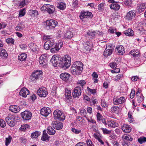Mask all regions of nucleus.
Listing matches in <instances>:
<instances>
[{"label": "nucleus", "instance_id": "obj_1", "mask_svg": "<svg viewBox=\"0 0 146 146\" xmlns=\"http://www.w3.org/2000/svg\"><path fill=\"white\" fill-rule=\"evenodd\" d=\"M59 60L62 62V66L63 67L68 68L70 66L71 58L70 56L68 54L65 55L62 57H59Z\"/></svg>", "mask_w": 146, "mask_h": 146}, {"label": "nucleus", "instance_id": "obj_2", "mask_svg": "<svg viewBox=\"0 0 146 146\" xmlns=\"http://www.w3.org/2000/svg\"><path fill=\"white\" fill-rule=\"evenodd\" d=\"M48 57L47 54H43L40 56L39 62L41 66L44 68L47 66Z\"/></svg>", "mask_w": 146, "mask_h": 146}, {"label": "nucleus", "instance_id": "obj_3", "mask_svg": "<svg viewBox=\"0 0 146 146\" xmlns=\"http://www.w3.org/2000/svg\"><path fill=\"white\" fill-rule=\"evenodd\" d=\"M57 22L54 20H47L46 22V28L47 30L54 29L57 25Z\"/></svg>", "mask_w": 146, "mask_h": 146}, {"label": "nucleus", "instance_id": "obj_4", "mask_svg": "<svg viewBox=\"0 0 146 146\" xmlns=\"http://www.w3.org/2000/svg\"><path fill=\"white\" fill-rule=\"evenodd\" d=\"M40 9L41 11H46L50 14L53 13L55 10L54 7L49 4H44Z\"/></svg>", "mask_w": 146, "mask_h": 146}, {"label": "nucleus", "instance_id": "obj_5", "mask_svg": "<svg viewBox=\"0 0 146 146\" xmlns=\"http://www.w3.org/2000/svg\"><path fill=\"white\" fill-rule=\"evenodd\" d=\"M54 118L58 119L60 121H63L65 119V116L62 111L59 110H55L53 112Z\"/></svg>", "mask_w": 146, "mask_h": 146}, {"label": "nucleus", "instance_id": "obj_6", "mask_svg": "<svg viewBox=\"0 0 146 146\" xmlns=\"http://www.w3.org/2000/svg\"><path fill=\"white\" fill-rule=\"evenodd\" d=\"M21 115L23 120L27 122L31 118L32 113L30 111L25 110L21 113Z\"/></svg>", "mask_w": 146, "mask_h": 146}, {"label": "nucleus", "instance_id": "obj_7", "mask_svg": "<svg viewBox=\"0 0 146 146\" xmlns=\"http://www.w3.org/2000/svg\"><path fill=\"white\" fill-rule=\"evenodd\" d=\"M8 124L11 127H13L15 125V117L14 115H8L5 119Z\"/></svg>", "mask_w": 146, "mask_h": 146}, {"label": "nucleus", "instance_id": "obj_8", "mask_svg": "<svg viewBox=\"0 0 146 146\" xmlns=\"http://www.w3.org/2000/svg\"><path fill=\"white\" fill-rule=\"evenodd\" d=\"M125 101V98L124 97H119L118 96H114L113 98V104L114 105H118L123 104Z\"/></svg>", "mask_w": 146, "mask_h": 146}, {"label": "nucleus", "instance_id": "obj_9", "mask_svg": "<svg viewBox=\"0 0 146 146\" xmlns=\"http://www.w3.org/2000/svg\"><path fill=\"white\" fill-rule=\"evenodd\" d=\"M37 95L41 97H45L48 94L47 88L44 87L40 88L37 91Z\"/></svg>", "mask_w": 146, "mask_h": 146}, {"label": "nucleus", "instance_id": "obj_10", "mask_svg": "<svg viewBox=\"0 0 146 146\" xmlns=\"http://www.w3.org/2000/svg\"><path fill=\"white\" fill-rule=\"evenodd\" d=\"M80 17L82 20L84 18H92L93 17L92 13L88 11L83 10L81 12Z\"/></svg>", "mask_w": 146, "mask_h": 146}, {"label": "nucleus", "instance_id": "obj_11", "mask_svg": "<svg viewBox=\"0 0 146 146\" xmlns=\"http://www.w3.org/2000/svg\"><path fill=\"white\" fill-rule=\"evenodd\" d=\"M82 93L81 88L80 87H76L73 90L72 95L73 98H78L81 95Z\"/></svg>", "mask_w": 146, "mask_h": 146}, {"label": "nucleus", "instance_id": "obj_12", "mask_svg": "<svg viewBox=\"0 0 146 146\" xmlns=\"http://www.w3.org/2000/svg\"><path fill=\"white\" fill-rule=\"evenodd\" d=\"M59 58L56 55H54L52 56L50 60V62L51 63L53 66L55 67H57L59 66L60 62L58 60H59Z\"/></svg>", "mask_w": 146, "mask_h": 146}, {"label": "nucleus", "instance_id": "obj_13", "mask_svg": "<svg viewBox=\"0 0 146 146\" xmlns=\"http://www.w3.org/2000/svg\"><path fill=\"white\" fill-rule=\"evenodd\" d=\"M108 0L109 2L111 3L110 5L111 9L115 11H118L119 9L120 6L118 4L117 2H115L113 0Z\"/></svg>", "mask_w": 146, "mask_h": 146}, {"label": "nucleus", "instance_id": "obj_14", "mask_svg": "<svg viewBox=\"0 0 146 146\" xmlns=\"http://www.w3.org/2000/svg\"><path fill=\"white\" fill-rule=\"evenodd\" d=\"M97 120V122L100 123H102L106 127L107 123L105 119L100 113L98 112L96 114Z\"/></svg>", "mask_w": 146, "mask_h": 146}, {"label": "nucleus", "instance_id": "obj_15", "mask_svg": "<svg viewBox=\"0 0 146 146\" xmlns=\"http://www.w3.org/2000/svg\"><path fill=\"white\" fill-rule=\"evenodd\" d=\"M136 14V11L133 10L128 12L126 16V19L129 20L131 21L135 18Z\"/></svg>", "mask_w": 146, "mask_h": 146}, {"label": "nucleus", "instance_id": "obj_16", "mask_svg": "<svg viewBox=\"0 0 146 146\" xmlns=\"http://www.w3.org/2000/svg\"><path fill=\"white\" fill-rule=\"evenodd\" d=\"M65 95L66 97L65 100L67 102L71 100L72 97L71 95V90L70 89L67 88L65 89Z\"/></svg>", "mask_w": 146, "mask_h": 146}, {"label": "nucleus", "instance_id": "obj_17", "mask_svg": "<svg viewBox=\"0 0 146 146\" xmlns=\"http://www.w3.org/2000/svg\"><path fill=\"white\" fill-rule=\"evenodd\" d=\"M83 64L80 61H76L73 62L72 67L76 68L79 71H82L83 70Z\"/></svg>", "mask_w": 146, "mask_h": 146}, {"label": "nucleus", "instance_id": "obj_18", "mask_svg": "<svg viewBox=\"0 0 146 146\" xmlns=\"http://www.w3.org/2000/svg\"><path fill=\"white\" fill-rule=\"evenodd\" d=\"M54 44V40L50 39L46 41L44 44V47L45 49L48 50L51 48Z\"/></svg>", "mask_w": 146, "mask_h": 146}, {"label": "nucleus", "instance_id": "obj_19", "mask_svg": "<svg viewBox=\"0 0 146 146\" xmlns=\"http://www.w3.org/2000/svg\"><path fill=\"white\" fill-rule=\"evenodd\" d=\"M63 44V42H62L56 43L54 47L50 49L51 52L55 53L58 51L62 46Z\"/></svg>", "mask_w": 146, "mask_h": 146}, {"label": "nucleus", "instance_id": "obj_20", "mask_svg": "<svg viewBox=\"0 0 146 146\" xmlns=\"http://www.w3.org/2000/svg\"><path fill=\"white\" fill-rule=\"evenodd\" d=\"M51 112L49 108L44 107L41 109L40 111V114L44 116H47Z\"/></svg>", "mask_w": 146, "mask_h": 146}, {"label": "nucleus", "instance_id": "obj_21", "mask_svg": "<svg viewBox=\"0 0 146 146\" xmlns=\"http://www.w3.org/2000/svg\"><path fill=\"white\" fill-rule=\"evenodd\" d=\"M52 125L53 128L57 130L61 129L63 126V124L62 123L57 121H53Z\"/></svg>", "mask_w": 146, "mask_h": 146}, {"label": "nucleus", "instance_id": "obj_22", "mask_svg": "<svg viewBox=\"0 0 146 146\" xmlns=\"http://www.w3.org/2000/svg\"><path fill=\"white\" fill-rule=\"evenodd\" d=\"M29 94V91L27 88L23 87L22 88L19 92V95L25 98Z\"/></svg>", "mask_w": 146, "mask_h": 146}, {"label": "nucleus", "instance_id": "obj_23", "mask_svg": "<svg viewBox=\"0 0 146 146\" xmlns=\"http://www.w3.org/2000/svg\"><path fill=\"white\" fill-rule=\"evenodd\" d=\"M84 49L87 51H89L92 47V43L91 41H86L84 44Z\"/></svg>", "mask_w": 146, "mask_h": 146}, {"label": "nucleus", "instance_id": "obj_24", "mask_svg": "<svg viewBox=\"0 0 146 146\" xmlns=\"http://www.w3.org/2000/svg\"><path fill=\"white\" fill-rule=\"evenodd\" d=\"M20 108L17 105H11L9 108V110L14 113L18 112L20 111Z\"/></svg>", "mask_w": 146, "mask_h": 146}, {"label": "nucleus", "instance_id": "obj_25", "mask_svg": "<svg viewBox=\"0 0 146 146\" xmlns=\"http://www.w3.org/2000/svg\"><path fill=\"white\" fill-rule=\"evenodd\" d=\"M121 129L124 132L127 133H129L131 129L130 125L126 124L123 125L122 126Z\"/></svg>", "mask_w": 146, "mask_h": 146}, {"label": "nucleus", "instance_id": "obj_26", "mask_svg": "<svg viewBox=\"0 0 146 146\" xmlns=\"http://www.w3.org/2000/svg\"><path fill=\"white\" fill-rule=\"evenodd\" d=\"M30 49L33 52L37 51L38 49V47L35 43L33 42L30 43L28 45Z\"/></svg>", "mask_w": 146, "mask_h": 146}, {"label": "nucleus", "instance_id": "obj_27", "mask_svg": "<svg viewBox=\"0 0 146 146\" xmlns=\"http://www.w3.org/2000/svg\"><path fill=\"white\" fill-rule=\"evenodd\" d=\"M70 75L67 73H63L60 75V77L61 79L64 81H67L68 80Z\"/></svg>", "mask_w": 146, "mask_h": 146}, {"label": "nucleus", "instance_id": "obj_28", "mask_svg": "<svg viewBox=\"0 0 146 146\" xmlns=\"http://www.w3.org/2000/svg\"><path fill=\"white\" fill-rule=\"evenodd\" d=\"M146 8V3H143L140 4L137 7V10L138 12L139 13L144 11Z\"/></svg>", "mask_w": 146, "mask_h": 146}, {"label": "nucleus", "instance_id": "obj_29", "mask_svg": "<svg viewBox=\"0 0 146 146\" xmlns=\"http://www.w3.org/2000/svg\"><path fill=\"white\" fill-rule=\"evenodd\" d=\"M27 55L25 53L19 54L18 56V59L21 61H25L26 60Z\"/></svg>", "mask_w": 146, "mask_h": 146}, {"label": "nucleus", "instance_id": "obj_30", "mask_svg": "<svg viewBox=\"0 0 146 146\" xmlns=\"http://www.w3.org/2000/svg\"><path fill=\"white\" fill-rule=\"evenodd\" d=\"M113 50L111 48H106L104 53V55L105 57H107L108 56L111 55L112 52Z\"/></svg>", "mask_w": 146, "mask_h": 146}, {"label": "nucleus", "instance_id": "obj_31", "mask_svg": "<svg viewBox=\"0 0 146 146\" xmlns=\"http://www.w3.org/2000/svg\"><path fill=\"white\" fill-rule=\"evenodd\" d=\"M0 55L3 58H6L8 56L6 50L2 48H0Z\"/></svg>", "mask_w": 146, "mask_h": 146}, {"label": "nucleus", "instance_id": "obj_32", "mask_svg": "<svg viewBox=\"0 0 146 146\" xmlns=\"http://www.w3.org/2000/svg\"><path fill=\"white\" fill-rule=\"evenodd\" d=\"M116 48L118 51V52L121 55H123L125 52L124 47L121 45H118Z\"/></svg>", "mask_w": 146, "mask_h": 146}, {"label": "nucleus", "instance_id": "obj_33", "mask_svg": "<svg viewBox=\"0 0 146 146\" xmlns=\"http://www.w3.org/2000/svg\"><path fill=\"white\" fill-rule=\"evenodd\" d=\"M107 124L109 126L113 128L116 127L118 126V124L117 122L112 120L109 121L108 122Z\"/></svg>", "mask_w": 146, "mask_h": 146}, {"label": "nucleus", "instance_id": "obj_34", "mask_svg": "<svg viewBox=\"0 0 146 146\" xmlns=\"http://www.w3.org/2000/svg\"><path fill=\"white\" fill-rule=\"evenodd\" d=\"M41 139L43 141H48L49 139V137L46 133L45 130L43 131Z\"/></svg>", "mask_w": 146, "mask_h": 146}, {"label": "nucleus", "instance_id": "obj_35", "mask_svg": "<svg viewBox=\"0 0 146 146\" xmlns=\"http://www.w3.org/2000/svg\"><path fill=\"white\" fill-rule=\"evenodd\" d=\"M96 89H90L89 87H87L86 93L88 95H90L92 94H94L96 92Z\"/></svg>", "mask_w": 146, "mask_h": 146}, {"label": "nucleus", "instance_id": "obj_36", "mask_svg": "<svg viewBox=\"0 0 146 146\" xmlns=\"http://www.w3.org/2000/svg\"><path fill=\"white\" fill-rule=\"evenodd\" d=\"M70 70L71 73L74 75L80 74L82 71H79V70L76 68H73L72 67L71 68Z\"/></svg>", "mask_w": 146, "mask_h": 146}, {"label": "nucleus", "instance_id": "obj_37", "mask_svg": "<svg viewBox=\"0 0 146 146\" xmlns=\"http://www.w3.org/2000/svg\"><path fill=\"white\" fill-rule=\"evenodd\" d=\"M73 36V33L70 31H66L64 34V37L66 38H70Z\"/></svg>", "mask_w": 146, "mask_h": 146}, {"label": "nucleus", "instance_id": "obj_38", "mask_svg": "<svg viewBox=\"0 0 146 146\" xmlns=\"http://www.w3.org/2000/svg\"><path fill=\"white\" fill-rule=\"evenodd\" d=\"M47 133L51 135H54L56 133L55 130L51 126H49L47 129Z\"/></svg>", "mask_w": 146, "mask_h": 146}, {"label": "nucleus", "instance_id": "obj_39", "mask_svg": "<svg viewBox=\"0 0 146 146\" xmlns=\"http://www.w3.org/2000/svg\"><path fill=\"white\" fill-rule=\"evenodd\" d=\"M123 33L127 36H132L133 35V31L131 29H128L124 31Z\"/></svg>", "mask_w": 146, "mask_h": 146}, {"label": "nucleus", "instance_id": "obj_40", "mask_svg": "<svg viewBox=\"0 0 146 146\" xmlns=\"http://www.w3.org/2000/svg\"><path fill=\"white\" fill-rule=\"evenodd\" d=\"M134 57H138L139 53V51L138 50H133L129 52Z\"/></svg>", "mask_w": 146, "mask_h": 146}, {"label": "nucleus", "instance_id": "obj_41", "mask_svg": "<svg viewBox=\"0 0 146 146\" xmlns=\"http://www.w3.org/2000/svg\"><path fill=\"white\" fill-rule=\"evenodd\" d=\"M24 27V25L21 22L19 23L15 27V29L17 31H21Z\"/></svg>", "mask_w": 146, "mask_h": 146}, {"label": "nucleus", "instance_id": "obj_42", "mask_svg": "<svg viewBox=\"0 0 146 146\" xmlns=\"http://www.w3.org/2000/svg\"><path fill=\"white\" fill-rule=\"evenodd\" d=\"M28 0H22L19 3V7L22 8L26 6L28 3Z\"/></svg>", "mask_w": 146, "mask_h": 146}, {"label": "nucleus", "instance_id": "obj_43", "mask_svg": "<svg viewBox=\"0 0 146 146\" xmlns=\"http://www.w3.org/2000/svg\"><path fill=\"white\" fill-rule=\"evenodd\" d=\"M29 15L31 16H37L38 15V12L36 10H29L28 12Z\"/></svg>", "mask_w": 146, "mask_h": 146}, {"label": "nucleus", "instance_id": "obj_44", "mask_svg": "<svg viewBox=\"0 0 146 146\" xmlns=\"http://www.w3.org/2000/svg\"><path fill=\"white\" fill-rule=\"evenodd\" d=\"M57 7L60 10H64L66 7V4L64 2H60L58 4Z\"/></svg>", "mask_w": 146, "mask_h": 146}, {"label": "nucleus", "instance_id": "obj_45", "mask_svg": "<svg viewBox=\"0 0 146 146\" xmlns=\"http://www.w3.org/2000/svg\"><path fill=\"white\" fill-rule=\"evenodd\" d=\"M41 132L38 131H36L32 133L31 136L32 138H36L39 136L41 134Z\"/></svg>", "mask_w": 146, "mask_h": 146}, {"label": "nucleus", "instance_id": "obj_46", "mask_svg": "<svg viewBox=\"0 0 146 146\" xmlns=\"http://www.w3.org/2000/svg\"><path fill=\"white\" fill-rule=\"evenodd\" d=\"M94 137L95 139H97L98 141L102 145H104V143L102 140L100 138L99 135L94 133Z\"/></svg>", "mask_w": 146, "mask_h": 146}, {"label": "nucleus", "instance_id": "obj_47", "mask_svg": "<svg viewBox=\"0 0 146 146\" xmlns=\"http://www.w3.org/2000/svg\"><path fill=\"white\" fill-rule=\"evenodd\" d=\"M80 114L82 116L86 118V117H87L86 116L87 113L86 111L84 109L82 108L80 110Z\"/></svg>", "mask_w": 146, "mask_h": 146}, {"label": "nucleus", "instance_id": "obj_48", "mask_svg": "<svg viewBox=\"0 0 146 146\" xmlns=\"http://www.w3.org/2000/svg\"><path fill=\"white\" fill-rule=\"evenodd\" d=\"M119 108L116 106H113L111 108V110L112 112L116 113H119Z\"/></svg>", "mask_w": 146, "mask_h": 146}, {"label": "nucleus", "instance_id": "obj_49", "mask_svg": "<svg viewBox=\"0 0 146 146\" xmlns=\"http://www.w3.org/2000/svg\"><path fill=\"white\" fill-rule=\"evenodd\" d=\"M123 76L122 74H119L115 77L114 80L116 81H118L121 80L123 78Z\"/></svg>", "mask_w": 146, "mask_h": 146}, {"label": "nucleus", "instance_id": "obj_50", "mask_svg": "<svg viewBox=\"0 0 146 146\" xmlns=\"http://www.w3.org/2000/svg\"><path fill=\"white\" fill-rule=\"evenodd\" d=\"M25 11L26 10L25 8L21 10L19 13V17H21L24 16L25 14Z\"/></svg>", "mask_w": 146, "mask_h": 146}, {"label": "nucleus", "instance_id": "obj_51", "mask_svg": "<svg viewBox=\"0 0 146 146\" xmlns=\"http://www.w3.org/2000/svg\"><path fill=\"white\" fill-rule=\"evenodd\" d=\"M42 73V72L41 70H37L34 71L32 74H34V75L37 76L39 78L40 76L41 75Z\"/></svg>", "mask_w": 146, "mask_h": 146}, {"label": "nucleus", "instance_id": "obj_52", "mask_svg": "<svg viewBox=\"0 0 146 146\" xmlns=\"http://www.w3.org/2000/svg\"><path fill=\"white\" fill-rule=\"evenodd\" d=\"M15 40L11 38H9L6 40V42L8 44H13Z\"/></svg>", "mask_w": 146, "mask_h": 146}, {"label": "nucleus", "instance_id": "obj_53", "mask_svg": "<svg viewBox=\"0 0 146 146\" xmlns=\"http://www.w3.org/2000/svg\"><path fill=\"white\" fill-rule=\"evenodd\" d=\"M132 2L131 0H126L124 2L125 5L129 7L131 6Z\"/></svg>", "mask_w": 146, "mask_h": 146}, {"label": "nucleus", "instance_id": "obj_54", "mask_svg": "<svg viewBox=\"0 0 146 146\" xmlns=\"http://www.w3.org/2000/svg\"><path fill=\"white\" fill-rule=\"evenodd\" d=\"M77 84L78 85L81 86L83 88V86L86 84V82L83 80H78L77 82Z\"/></svg>", "mask_w": 146, "mask_h": 146}, {"label": "nucleus", "instance_id": "obj_55", "mask_svg": "<svg viewBox=\"0 0 146 146\" xmlns=\"http://www.w3.org/2000/svg\"><path fill=\"white\" fill-rule=\"evenodd\" d=\"M138 142L140 144H142L146 141V137H141L138 139Z\"/></svg>", "mask_w": 146, "mask_h": 146}, {"label": "nucleus", "instance_id": "obj_56", "mask_svg": "<svg viewBox=\"0 0 146 146\" xmlns=\"http://www.w3.org/2000/svg\"><path fill=\"white\" fill-rule=\"evenodd\" d=\"M12 137L11 136H9L8 137L6 138L5 140V145H8L11 141Z\"/></svg>", "mask_w": 146, "mask_h": 146}, {"label": "nucleus", "instance_id": "obj_57", "mask_svg": "<svg viewBox=\"0 0 146 146\" xmlns=\"http://www.w3.org/2000/svg\"><path fill=\"white\" fill-rule=\"evenodd\" d=\"M101 129L104 134H108L111 132V130H109L106 128H102Z\"/></svg>", "mask_w": 146, "mask_h": 146}, {"label": "nucleus", "instance_id": "obj_58", "mask_svg": "<svg viewBox=\"0 0 146 146\" xmlns=\"http://www.w3.org/2000/svg\"><path fill=\"white\" fill-rule=\"evenodd\" d=\"M122 138L127 141H131L133 140V139L129 135H125L122 136Z\"/></svg>", "mask_w": 146, "mask_h": 146}, {"label": "nucleus", "instance_id": "obj_59", "mask_svg": "<svg viewBox=\"0 0 146 146\" xmlns=\"http://www.w3.org/2000/svg\"><path fill=\"white\" fill-rule=\"evenodd\" d=\"M6 123L2 119H0V127L4 128L5 127Z\"/></svg>", "mask_w": 146, "mask_h": 146}, {"label": "nucleus", "instance_id": "obj_60", "mask_svg": "<svg viewBox=\"0 0 146 146\" xmlns=\"http://www.w3.org/2000/svg\"><path fill=\"white\" fill-rule=\"evenodd\" d=\"M86 118L87 119L89 122L92 123L94 125L95 124L96 125V121L94 119H93L91 117L89 119L88 117H86Z\"/></svg>", "mask_w": 146, "mask_h": 146}, {"label": "nucleus", "instance_id": "obj_61", "mask_svg": "<svg viewBox=\"0 0 146 146\" xmlns=\"http://www.w3.org/2000/svg\"><path fill=\"white\" fill-rule=\"evenodd\" d=\"M39 77L36 75L32 74L30 76V79L32 81H35L36 80H37Z\"/></svg>", "mask_w": 146, "mask_h": 146}, {"label": "nucleus", "instance_id": "obj_62", "mask_svg": "<svg viewBox=\"0 0 146 146\" xmlns=\"http://www.w3.org/2000/svg\"><path fill=\"white\" fill-rule=\"evenodd\" d=\"M78 0H75L72 2V6L74 8H76L78 6Z\"/></svg>", "mask_w": 146, "mask_h": 146}, {"label": "nucleus", "instance_id": "obj_63", "mask_svg": "<svg viewBox=\"0 0 146 146\" xmlns=\"http://www.w3.org/2000/svg\"><path fill=\"white\" fill-rule=\"evenodd\" d=\"M109 65L112 68H115L117 67V64L115 62H112L110 63Z\"/></svg>", "mask_w": 146, "mask_h": 146}, {"label": "nucleus", "instance_id": "obj_64", "mask_svg": "<svg viewBox=\"0 0 146 146\" xmlns=\"http://www.w3.org/2000/svg\"><path fill=\"white\" fill-rule=\"evenodd\" d=\"M109 31L110 33H113L116 32V29H114L113 27H110L109 29Z\"/></svg>", "mask_w": 146, "mask_h": 146}]
</instances>
